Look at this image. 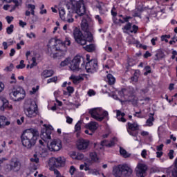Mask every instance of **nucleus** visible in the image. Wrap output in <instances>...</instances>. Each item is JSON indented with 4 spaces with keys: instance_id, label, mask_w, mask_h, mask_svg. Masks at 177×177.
<instances>
[{
    "instance_id": "nucleus-1",
    "label": "nucleus",
    "mask_w": 177,
    "mask_h": 177,
    "mask_svg": "<svg viewBox=\"0 0 177 177\" xmlns=\"http://www.w3.org/2000/svg\"><path fill=\"white\" fill-rule=\"evenodd\" d=\"M93 26V22L92 18L88 15H84L82 19L81 28L82 31L86 32V38L80 29L77 28H75L73 30V37L77 44H79V45H86V41L92 42L93 41V35L91 32Z\"/></svg>"
},
{
    "instance_id": "nucleus-2",
    "label": "nucleus",
    "mask_w": 177,
    "mask_h": 177,
    "mask_svg": "<svg viewBox=\"0 0 177 177\" xmlns=\"http://www.w3.org/2000/svg\"><path fill=\"white\" fill-rule=\"evenodd\" d=\"M38 136H39V132L35 129H29L24 131L21 136L22 146L28 150H31L35 146Z\"/></svg>"
},
{
    "instance_id": "nucleus-3",
    "label": "nucleus",
    "mask_w": 177,
    "mask_h": 177,
    "mask_svg": "<svg viewBox=\"0 0 177 177\" xmlns=\"http://www.w3.org/2000/svg\"><path fill=\"white\" fill-rule=\"evenodd\" d=\"M55 44H51V41L48 44L47 54L53 57H59V56H64L67 52V48L60 39L55 40Z\"/></svg>"
},
{
    "instance_id": "nucleus-4",
    "label": "nucleus",
    "mask_w": 177,
    "mask_h": 177,
    "mask_svg": "<svg viewBox=\"0 0 177 177\" xmlns=\"http://www.w3.org/2000/svg\"><path fill=\"white\" fill-rule=\"evenodd\" d=\"M24 113L28 118H35L37 117L38 111L37 110V104L31 99L26 100L24 106Z\"/></svg>"
},
{
    "instance_id": "nucleus-5",
    "label": "nucleus",
    "mask_w": 177,
    "mask_h": 177,
    "mask_svg": "<svg viewBox=\"0 0 177 177\" xmlns=\"http://www.w3.org/2000/svg\"><path fill=\"white\" fill-rule=\"evenodd\" d=\"M115 175H120V176L129 177L132 176L133 170L129 165L125 164L123 165H119L118 167L113 168Z\"/></svg>"
},
{
    "instance_id": "nucleus-6",
    "label": "nucleus",
    "mask_w": 177,
    "mask_h": 177,
    "mask_svg": "<svg viewBox=\"0 0 177 177\" xmlns=\"http://www.w3.org/2000/svg\"><path fill=\"white\" fill-rule=\"evenodd\" d=\"M9 95L14 102H20V100H23L26 97V91L21 86H15L13 87L12 92H10Z\"/></svg>"
},
{
    "instance_id": "nucleus-7",
    "label": "nucleus",
    "mask_w": 177,
    "mask_h": 177,
    "mask_svg": "<svg viewBox=\"0 0 177 177\" xmlns=\"http://www.w3.org/2000/svg\"><path fill=\"white\" fill-rule=\"evenodd\" d=\"M89 114H91L92 118L96 120V121H103L106 117H108L109 112L107 111H103L102 108H93L89 110Z\"/></svg>"
},
{
    "instance_id": "nucleus-8",
    "label": "nucleus",
    "mask_w": 177,
    "mask_h": 177,
    "mask_svg": "<svg viewBox=\"0 0 177 177\" xmlns=\"http://www.w3.org/2000/svg\"><path fill=\"white\" fill-rule=\"evenodd\" d=\"M48 165L50 167V169L53 171L55 168L64 166V161L62 160V158H51L49 160Z\"/></svg>"
},
{
    "instance_id": "nucleus-9",
    "label": "nucleus",
    "mask_w": 177,
    "mask_h": 177,
    "mask_svg": "<svg viewBox=\"0 0 177 177\" xmlns=\"http://www.w3.org/2000/svg\"><path fill=\"white\" fill-rule=\"evenodd\" d=\"M8 167H10V171L19 172V169L21 168V163L17 158H13L10 160Z\"/></svg>"
},
{
    "instance_id": "nucleus-10",
    "label": "nucleus",
    "mask_w": 177,
    "mask_h": 177,
    "mask_svg": "<svg viewBox=\"0 0 177 177\" xmlns=\"http://www.w3.org/2000/svg\"><path fill=\"white\" fill-rule=\"evenodd\" d=\"M138 131H139V125L136 122L132 124L130 122L127 123V132H129V135L136 137L139 133Z\"/></svg>"
},
{
    "instance_id": "nucleus-11",
    "label": "nucleus",
    "mask_w": 177,
    "mask_h": 177,
    "mask_svg": "<svg viewBox=\"0 0 177 177\" xmlns=\"http://www.w3.org/2000/svg\"><path fill=\"white\" fill-rule=\"evenodd\" d=\"M147 171V166L143 163H139L136 169V176L145 177L146 176V171Z\"/></svg>"
},
{
    "instance_id": "nucleus-12",
    "label": "nucleus",
    "mask_w": 177,
    "mask_h": 177,
    "mask_svg": "<svg viewBox=\"0 0 177 177\" xmlns=\"http://www.w3.org/2000/svg\"><path fill=\"white\" fill-rule=\"evenodd\" d=\"M52 131H53V127L52 126L42 129L40 135L41 138L44 140H46V139H51L50 135H52Z\"/></svg>"
},
{
    "instance_id": "nucleus-13",
    "label": "nucleus",
    "mask_w": 177,
    "mask_h": 177,
    "mask_svg": "<svg viewBox=\"0 0 177 177\" xmlns=\"http://www.w3.org/2000/svg\"><path fill=\"white\" fill-rule=\"evenodd\" d=\"M89 140L80 138L77 141L76 146L78 150H87L89 147Z\"/></svg>"
},
{
    "instance_id": "nucleus-14",
    "label": "nucleus",
    "mask_w": 177,
    "mask_h": 177,
    "mask_svg": "<svg viewBox=\"0 0 177 177\" xmlns=\"http://www.w3.org/2000/svg\"><path fill=\"white\" fill-rule=\"evenodd\" d=\"M74 12L79 15V16H82L85 15L86 12V8H85V5L84 3L82 5L77 6L73 7V9L69 10V13H74Z\"/></svg>"
},
{
    "instance_id": "nucleus-15",
    "label": "nucleus",
    "mask_w": 177,
    "mask_h": 177,
    "mask_svg": "<svg viewBox=\"0 0 177 177\" xmlns=\"http://www.w3.org/2000/svg\"><path fill=\"white\" fill-rule=\"evenodd\" d=\"M48 149L50 151H59L62 149V141L55 140L48 145Z\"/></svg>"
},
{
    "instance_id": "nucleus-16",
    "label": "nucleus",
    "mask_w": 177,
    "mask_h": 177,
    "mask_svg": "<svg viewBox=\"0 0 177 177\" xmlns=\"http://www.w3.org/2000/svg\"><path fill=\"white\" fill-rule=\"evenodd\" d=\"M30 162H35L36 165H34L32 169L34 171H37L38 169V167H39V158L38 157V155L37 153H35L33 155V157L30 159Z\"/></svg>"
},
{
    "instance_id": "nucleus-17",
    "label": "nucleus",
    "mask_w": 177,
    "mask_h": 177,
    "mask_svg": "<svg viewBox=\"0 0 177 177\" xmlns=\"http://www.w3.org/2000/svg\"><path fill=\"white\" fill-rule=\"evenodd\" d=\"M81 64V56L76 55L73 59H71V67H80Z\"/></svg>"
},
{
    "instance_id": "nucleus-18",
    "label": "nucleus",
    "mask_w": 177,
    "mask_h": 177,
    "mask_svg": "<svg viewBox=\"0 0 177 177\" xmlns=\"http://www.w3.org/2000/svg\"><path fill=\"white\" fill-rule=\"evenodd\" d=\"M7 2H8V3H10V2L15 3V6L11 7V10H10V12H13L14 10H16L17 8L21 6V3H23V0H9Z\"/></svg>"
},
{
    "instance_id": "nucleus-19",
    "label": "nucleus",
    "mask_w": 177,
    "mask_h": 177,
    "mask_svg": "<svg viewBox=\"0 0 177 177\" xmlns=\"http://www.w3.org/2000/svg\"><path fill=\"white\" fill-rule=\"evenodd\" d=\"M8 125H10V122L6 121V117L0 116V129L5 128Z\"/></svg>"
},
{
    "instance_id": "nucleus-20",
    "label": "nucleus",
    "mask_w": 177,
    "mask_h": 177,
    "mask_svg": "<svg viewBox=\"0 0 177 177\" xmlns=\"http://www.w3.org/2000/svg\"><path fill=\"white\" fill-rule=\"evenodd\" d=\"M97 122H91L90 123L86 124V128H87V129H90V131H91L92 132H93V131H96V129H97Z\"/></svg>"
},
{
    "instance_id": "nucleus-21",
    "label": "nucleus",
    "mask_w": 177,
    "mask_h": 177,
    "mask_svg": "<svg viewBox=\"0 0 177 177\" xmlns=\"http://www.w3.org/2000/svg\"><path fill=\"white\" fill-rule=\"evenodd\" d=\"M69 80H73V84H75V85L80 84V82H81V81H84V77H82V76H75L74 75H72L70 77Z\"/></svg>"
},
{
    "instance_id": "nucleus-22",
    "label": "nucleus",
    "mask_w": 177,
    "mask_h": 177,
    "mask_svg": "<svg viewBox=\"0 0 177 177\" xmlns=\"http://www.w3.org/2000/svg\"><path fill=\"white\" fill-rule=\"evenodd\" d=\"M116 113V118H118V121H121L122 122H127V119L124 118V117H125L124 113L121 112L120 110H118Z\"/></svg>"
},
{
    "instance_id": "nucleus-23",
    "label": "nucleus",
    "mask_w": 177,
    "mask_h": 177,
    "mask_svg": "<svg viewBox=\"0 0 177 177\" xmlns=\"http://www.w3.org/2000/svg\"><path fill=\"white\" fill-rule=\"evenodd\" d=\"M53 75V71L44 70L41 73V77H44V78H49V77H52Z\"/></svg>"
},
{
    "instance_id": "nucleus-24",
    "label": "nucleus",
    "mask_w": 177,
    "mask_h": 177,
    "mask_svg": "<svg viewBox=\"0 0 177 177\" xmlns=\"http://www.w3.org/2000/svg\"><path fill=\"white\" fill-rule=\"evenodd\" d=\"M106 82L109 85H114V84H115V78L113 77V75L108 74L106 76Z\"/></svg>"
},
{
    "instance_id": "nucleus-25",
    "label": "nucleus",
    "mask_w": 177,
    "mask_h": 177,
    "mask_svg": "<svg viewBox=\"0 0 177 177\" xmlns=\"http://www.w3.org/2000/svg\"><path fill=\"white\" fill-rule=\"evenodd\" d=\"M88 66L90 67H97V59H91V60L88 61L86 64V67H88Z\"/></svg>"
},
{
    "instance_id": "nucleus-26",
    "label": "nucleus",
    "mask_w": 177,
    "mask_h": 177,
    "mask_svg": "<svg viewBox=\"0 0 177 177\" xmlns=\"http://www.w3.org/2000/svg\"><path fill=\"white\" fill-rule=\"evenodd\" d=\"M62 67H65V66H71V59L70 57H67L65 60L62 61L60 64Z\"/></svg>"
},
{
    "instance_id": "nucleus-27",
    "label": "nucleus",
    "mask_w": 177,
    "mask_h": 177,
    "mask_svg": "<svg viewBox=\"0 0 177 177\" xmlns=\"http://www.w3.org/2000/svg\"><path fill=\"white\" fill-rule=\"evenodd\" d=\"M120 153L124 158H129V157H131V153H127V150L124 149L122 147H120Z\"/></svg>"
},
{
    "instance_id": "nucleus-28",
    "label": "nucleus",
    "mask_w": 177,
    "mask_h": 177,
    "mask_svg": "<svg viewBox=\"0 0 177 177\" xmlns=\"http://www.w3.org/2000/svg\"><path fill=\"white\" fill-rule=\"evenodd\" d=\"M72 8L78 6L79 5H82L84 3V0H71Z\"/></svg>"
},
{
    "instance_id": "nucleus-29",
    "label": "nucleus",
    "mask_w": 177,
    "mask_h": 177,
    "mask_svg": "<svg viewBox=\"0 0 177 177\" xmlns=\"http://www.w3.org/2000/svg\"><path fill=\"white\" fill-rule=\"evenodd\" d=\"M153 115H154L149 113V118L147 120V124L149 127H151V125H153V121H154V117H153Z\"/></svg>"
},
{
    "instance_id": "nucleus-30",
    "label": "nucleus",
    "mask_w": 177,
    "mask_h": 177,
    "mask_svg": "<svg viewBox=\"0 0 177 177\" xmlns=\"http://www.w3.org/2000/svg\"><path fill=\"white\" fill-rule=\"evenodd\" d=\"M90 157L92 161H94L95 162H97L99 158H97V154H96V152L90 153Z\"/></svg>"
},
{
    "instance_id": "nucleus-31",
    "label": "nucleus",
    "mask_w": 177,
    "mask_h": 177,
    "mask_svg": "<svg viewBox=\"0 0 177 177\" xmlns=\"http://www.w3.org/2000/svg\"><path fill=\"white\" fill-rule=\"evenodd\" d=\"M30 62H31L30 65L28 64L26 67H35L38 64V63H37V58H35V57H33Z\"/></svg>"
},
{
    "instance_id": "nucleus-32",
    "label": "nucleus",
    "mask_w": 177,
    "mask_h": 177,
    "mask_svg": "<svg viewBox=\"0 0 177 177\" xmlns=\"http://www.w3.org/2000/svg\"><path fill=\"white\" fill-rule=\"evenodd\" d=\"M85 50L87 52H93L95 49V46L93 44L87 45L84 47Z\"/></svg>"
},
{
    "instance_id": "nucleus-33",
    "label": "nucleus",
    "mask_w": 177,
    "mask_h": 177,
    "mask_svg": "<svg viewBox=\"0 0 177 177\" xmlns=\"http://www.w3.org/2000/svg\"><path fill=\"white\" fill-rule=\"evenodd\" d=\"M59 17L62 19L64 21H66V17L64 15H66V12L64 11V9L62 8L59 10Z\"/></svg>"
},
{
    "instance_id": "nucleus-34",
    "label": "nucleus",
    "mask_w": 177,
    "mask_h": 177,
    "mask_svg": "<svg viewBox=\"0 0 177 177\" xmlns=\"http://www.w3.org/2000/svg\"><path fill=\"white\" fill-rule=\"evenodd\" d=\"M28 9H30L31 15H32V16H35V12L34 10H35V5L28 4Z\"/></svg>"
},
{
    "instance_id": "nucleus-35",
    "label": "nucleus",
    "mask_w": 177,
    "mask_h": 177,
    "mask_svg": "<svg viewBox=\"0 0 177 177\" xmlns=\"http://www.w3.org/2000/svg\"><path fill=\"white\" fill-rule=\"evenodd\" d=\"M69 68L73 73H81L82 71V68L80 67H70Z\"/></svg>"
},
{
    "instance_id": "nucleus-36",
    "label": "nucleus",
    "mask_w": 177,
    "mask_h": 177,
    "mask_svg": "<svg viewBox=\"0 0 177 177\" xmlns=\"http://www.w3.org/2000/svg\"><path fill=\"white\" fill-rule=\"evenodd\" d=\"M2 102L3 105L1 107H3V109H7V107H9V101H8V100L3 98Z\"/></svg>"
},
{
    "instance_id": "nucleus-37",
    "label": "nucleus",
    "mask_w": 177,
    "mask_h": 177,
    "mask_svg": "<svg viewBox=\"0 0 177 177\" xmlns=\"http://www.w3.org/2000/svg\"><path fill=\"white\" fill-rule=\"evenodd\" d=\"M128 64H129V67H133V66L136 64V61L133 60V59L129 58Z\"/></svg>"
},
{
    "instance_id": "nucleus-38",
    "label": "nucleus",
    "mask_w": 177,
    "mask_h": 177,
    "mask_svg": "<svg viewBox=\"0 0 177 177\" xmlns=\"http://www.w3.org/2000/svg\"><path fill=\"white\" fill-rule=\"evenodd\" d=\"M81 124H82V121L80 120L75 126V130L76 131H81Z\"/></svg>"
},
{
    "instance_id": "nucleus-39",
    "label": "nucleus",
    "mask_w": 177,
    "mask_h": 177,
    "mask_svg": "<svg viewBox=\"0 0 177 177\" xmlns=\"http://www.w3.org/2000/svg\"><path fill=\"white\" fill-rule=\"evenodd\" d=\"M14 26L12 25V24H11L9 27H8L7 28H6V32H7V34H9V35H10V34H12V32H13V28H14Z\"/></svg>"
},
{
    "instance_id": "nucleus-40",
    "label": "nucleus",
    "mask_w": 177,
    "mask_h": 177,
    "mask_svg": "<svg viewBox=\"0 0 177 177\" xmlns=\"http://www.w3.org/2000/svg\"><path fill=\"white\" fill-rule=\"evenodd\" d=\"M115 142H117V138H113L112 140H111L110 142H108V147H113L114 145H115Z\"/></svg>"
},
{
    "instance_id": "nucleus-41",
    "label": "nucleus",
    "mask_w": 177,
    "mask_h": 177,
    "mask_svg": "<svg viewBox=\"0 0 177 177\" xmlns=\"http://www.w3.org/2000/svg\"><path fill=\"white\" fill-rule=\"evenodd\" d=\"M131 27H132V24L129 22L127 25H125L122 28V30H126L127 31H129V30H131Z\"/></svg>"
},
{
    "instance_id": "nucleus-42",
    "label": "nucleus",
    "mask_w": 177,
    "mask_h": 177,
    "mask_svg": "<svg viewBox=\"0 0 177 177\" xmlns=\"http://www.w3.org/2000/svg\"><path fill=\"white\" fill-rule=\"evenodd\" d=\"M130 80H131L130 82H132V84H136L138 81H139V77H137L136 76H132L130 78Z\"/></svg>"
},
{
    "instance_id": "nucleus-43",
    "label": "nucleus",
    "mask_w": 177,
    "mask_h": 177,
    "mask_svg": "<svg viewBox=\"0 0 177 177\" xmlns=\"http://www.w3.org/2000/svg\"><path fill=\"white\" fill-rule=\"evenodd\" d=\"M144 71V75H147L148 74L151 73V69H150V67L145 68Z\"/></svg>"
},
{
    "instance_id": "nucleus-44",
    "label": "nucleus",
    "mask_w": 177,
    "mask_h": 177,
    "mask_svg": "<svg viewBox=\"0 0 177 177\" xmlns=\"http://www.w3.org/2000/svg\"><path fill=\"white\" fill-rule=\"evenodd\" d=\"M132 28L133 30H131L130 32H133L134 34H136L139 30V27L136 25H133Z\"/></svg>"
},
{
    "instance_id": "nucleus-45",
    "label": "nucleus",
    "mask_w": 177,
    "mask_h": 177,
    "mask_svg": "<svg viewBox=\"0 0 177 177\" xmlns=\"http://www.w3.org/2000/svg\"><path fill=\"white\" fill-rule=\"evenodd\" d=\"M66 90H67V91L68 92V93H69V96H71V93H74V87H73V86H68L67 88H66Z\"/></svg>"
},
{
    "instance_id": "nucleus-46",
    "label": "nucleus",
    "mask_w": 177,
    "mask_h": 177,
    "mask_svg": "<svg viewBox=\"0 0 177 177\" xmlns=\"http://www.w3.org/2000/svg\"><path fill=\"white\" fill-rule=\"evenodd\" d=\"M56 81H57V77H54L48 79L47 80V84H50V82H56Z\"/></svg>"
},
{
    "instance_id": "nucleus-47",
    "label": "nucleus",
    "mask_w": 177,
    "mask_h": 177,
    "mask_svg": "<svg viewBox=\"0 0 177 177\" xmlns=\"http://www.w3.org/2000/svg\"><path fill=\"white\" fill-rule=\"evenodd\" d=\"M62 44H64L65 46L66 45H67L68 46H70V45H71V41H70V39H68V37L66 38V40L64 41V42L62 41Z\"/></svg>"
},
{
    "instance_id": "nucleus-48",
    "label": "nucleus",
    "mask_w": 177,
    "mask_h": 177,
    "mask_svg": "<svg viewBox=\"0 0 177 177\" xmlns=\"http://www.w3.org/2000/svg\"><path fill=\"white\" fill-rule=\"evenodd\" d=\"M89 174H92L93 175H99V171L96 169H91Z\"/></svg>"
},
{
    "instance_id": "nucleus-49",
    "label": "nucleus",
    "mask_w": 177,
    "mask_h": 177,
    "mask_svg": "<svg viewBox=\"0 0 177 177\" xmlns=\"http://www.w3.org/2000/svg\"><path fill=\"white\" fill-rule=\"evenodd\" d=\"M76 160H84V154L82 153H78L77 156L75 157Z\"/></svg>"
},
{
    "instance_id": "nucleus-50",
    "label": "nucleus",
    "mask_w": 177,
    "mask_h": 177,
    "mask_svg": "<svg viewBox=\"0 0 177 177\" xmlns=\"http://www.w3.org/2000/svg\"><path fill=\"white\" fill-rule=\"evenodd\" d=\"M109 141L104 140L101 141V146H106V147H109Z\"/></svg>"
},
{
    "instance_id": "nucleus-51",
    "label": "nucleus",
    "mask_w": 177,
    "mask_h": 177,
    "mask_svg": "<svg viewBox=\"0 0 177 177\" xmlns=\"http://www.w3.org/2000/svg\"><path fill=\"white\" fill-rule=\"evenodd\" d=\"M75 171H76L75 167H74V166H71L70 170H69L71 175H74V172H75Z\"/></svg>"
},
{
    "instance_id": "nucleus-52",
    "label": "nucleus",
    "mask_w": 177,
    "mask_h": 177,
    "mask_svg": "<svg viewBox=\"0 0 177 177\" xmlns=\"http://www.w3.org/2000/svg\"><path fill=\"white\" fill-rule=\"evenodd\" d=\"M6 19L7 23H8V24H10V23H12V21H13V17L7 16L6 17Z\"/></svg>"
},
{
    "instance_id": "nucleus-53",
    "label": "nucleus",
    "mask_w": 177,
    "mask_h": 177,
    "mask_svg": "<svg viewBox=\"0 0 177 177\" xmlns=\"http://www.w3.org/2000/svg\"><path fill=\"white\" fill-rule=\"evenodd\" d=\"M141 156L143 158H146V156H147V151L146 149H143L142 151Z\"/></svg>"
},
{
    "instance_id": "nucleus-54",
    "label": "nucleus",
    "mask_w": 177,
    "mask_h": 177,
    "mask_svg": "<svg viewBox=\"0 0 177 177\" xmlns=\"http://www.w3.org/2000/svg\"><path fill=\"white\" fill-rule=\"evenodd\" d=\"M168 156L169 157V159L170 160H172L174 158V150H170L169 153H168Z\"/></svg>"
},
{
    "instance_id": "nucleus-55",
    "label": "nucleus",
    "mask_w": 177,
    "mask_h": 177,
    "mask_svg": "<svg viewBox=\"0 0 177 177\" xmlns=\"http://www.w3.org/2000/svg\"><path fill=\"white\" fill-rule=\"evenodd\" d=\"M95 19H96V20L98 21V23H99L100 24H103V21L102 20V18L100 17V16L96 15V16H95Z\"/></svg>"
},
{
    "instance_id": "nucleus-56",
    "label": "nucleus",
    "mask_w": 177,
    "mask_h": 177,
    "mask_svg": "<svg viewBox=\"0 0 177 177\" xmlns=\"http://www.w3.org/2000/svg\"><path fill=\"white\" fill-rule=\"evenodd\" d=\"M16 67H26V64H24V60H21L20 64L17 65Z\"/></svg>"
},
{
    "instance_id": "nucleus-57",
    "label": "nucleus",
    "mask_w": 177,
    "mask_h": 177,
    "mask_svg": "<svg viewBox=\"0 0 177 177\" xmlns=\"http://www.w3.org/2000/svg\"><path fill=\"white\" fill-rule=\"evenodd\" d=\"M125 92H127V89L122 88L120 91L118 92V94L120 96H124V95L125 94Z\"/></svg>"
},
{
    "instance_id": "nucleus-58",
    "label": "nucleus",
    "mask_w": 177,
    "mask_h": 177,
    "mask_svg": "<svg viewBox=\"0 0 177 177\" xmlns=\"http://www.w3.org/2000/svg\"><path fill=\"white\" fill-rule=\"evenodd\" d=\"M162 147H164V144H161L160 145L157 146V147H156V150H157L158 151H162Z\"/></svg>"
},
{
    "instance_id": "nucleus-59",
    "label": "nucleus",
    "mask_w": 177,
    "mask_h": 177,
    "mask_svg": "<svg viewBox=\"0 0 177 177\" xmlns=\"http://www.w3.org/2000/svg\"><path fill=\"white\" fill-rule=\"evenodd\" d=\"M5 89V84L2 82H0V93Z\"/></svg>"
},
{
    "instance_id": "nucleus-60",
    "label": "nucleus",
    "mask_w": 177,
    "mask_h": 177,
    "mask_svg": "<svg viewBox=\"0 0 177 177\" xmlns=\"http://www.w3.org/2000/svg\"><path fill=\"white\" fill-rule=\"evenodd\" d=\"M140 73V71H139V70L135 71L133 76L136 77L137 78H139Z\"/></svg>"
},
{
    "instance_id": "nucleus-61",
    "label": "nucleus",
    "mask_w": 177,
    "mask_h": 177,
    "mask_svg": "<svg viewBox=\"0 0 177 177\" xmlns=\"http://www.w3.org/2000/svg\"><path fill=\"white\" fill-rule=\"evenodd\" d=\"M150 56H151L150 52L146 51L145 55H144V57H145V59H147V57H150Z\"/></svg>"
},
{
    "instance_id": "nucleus-62",
    "label": "nucleus",
    "mask_w": 177,
    "mask_h": 177,
    "mask_svg": "<svg viewBox=\"0 0 177 177\" xmlns=\"http://www.w3.org/2000/svg\"><path fill=\"white\" fill-rule=\"evenodd\" d=\"M19 26L21 27L24 28L25 26H27V23H26V22H24V21L21 20V21H19Z\"/></svg>"
},
{
    "instance_id": "nucleus-63",
    "label": "nucleus",
    "mask_w": 177,
    "mask_h": 177,
    "mask_svg": "<svg viewBox=\"0 0 177 177\" xmlns=\"http://www.w3.org/2000/svg\"><path fill=\"white\" fill-rule=\"evenodd\" d=\"M16 53V50L15 48H12L10 50V56L12 57V56H15V54Z\"/></svg>"
},
{
    "instance_id": "nucleus-64",
    "label": "nucleus",
    "mask_w": 177,
    "mask_h": 177,
    "mask_svg": "<svg viewBox=\"0 0 177 177\" xmlns=\"http://www.w3.org/2000/svg\"><path fill=\"white\" fill-rule=\"evenodd\" d=\"M88 96H93V95H95V91L89 90L88 91Z\"/></svg>"
}]
</instances>
